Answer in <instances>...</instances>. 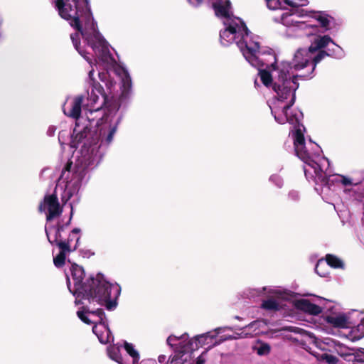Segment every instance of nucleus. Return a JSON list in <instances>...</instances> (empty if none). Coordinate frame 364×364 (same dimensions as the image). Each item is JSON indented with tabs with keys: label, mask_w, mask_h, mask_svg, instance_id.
I'll list each match as a JSON object with an SVG mask.
<instances>
[{
	"label": "nucleus",
	"mask_w": 364,
	"mask_h": 364,
	"mask_svg": "<svg viewBox=\"0 0 364 364\" xmlns=\"http://www.w3.org/2000/svg\"><path fill=\"white\" fill-rule=\"evenodd\" d=\"M193 6L197 7L205 2L210 3L215 10L217 16L223 19L224 28L220 32V43L228 46L241 42L248 29L244 21L231 15L230 2L229 0H188Z\"/></svg>",
	"instance_id": "0eeeda50"
},
{
	"label": "nucleus",
	"mask_w": 364,
	"mask_h": 364,
	"mask_svg": "<svg viewBox=\"0 0 364 364\" xmlns=\"http://www.w3.org/2000/svg\"><path fill=\"white\" fill-rule=\"evenodd\" d=\"M77 314L80 319L87 324L95 325L107 320L103 310L99 308L96 310L85 309L82 311H78Z\"/></svg>",
	"instance_id": "2eb2a0df"
},
{
	"label": "nucleus",
	"mask_w": 364,
	"mask_h": 364,
	"mask_svg": "<svg viewBox=\"0 0 364 364\" xmlns=\"http://www.w3.org/2000/svg\"><path fill=\"white\" fill-rule=\"evenodd\" d=\"M237 47L245 60L258 69L263 85L274 92L269 101V107L275 121L281 124L301 122L302 112L291 109L295 102V92L299 86L298 80L311 77L317 63L323 59L324 53L314 55L309 48H300L295 51L291 63L277 62L273 52L261 48L257 37L253 36L249 31Z\"/></svg>",
	"instance_id": "f257e3e1"
},
{
	"label": "nucleus",
	"mask_w": 364,
	"mask_h": 364,
	"mask_svg": "<svg viewBox=\"0 0 364 364\" xmlns=\"http://www.w3.org/2000/svg\"><path fill=\"white\" fill-rule=\"evenodd\" d=\"M335 176L336 177V178L335 179V181H339L343 186H350V185L353 184L352 179L349 177H347L343 175H336ZM332 181H334V179H333Z\"/></svg>",
	"instance_id": "7c9ffc66"
},
{
	"label": "nucleus",
	"mask_w": 364,
	"mask_h": 364,
	"mask_svg": "<svg viewBox=\"0 0 364 364\" xmlns=\"http://www.w3.org/2000/svg\"><path fill=\"white\" fill-rule=\"evenodd\" d=\"M80 229L74 228L72 232L70 233L69 237L67 240H63L65 242V244H76L77 247L78 246V242L80 240Z\"/></svg>",
	"instance_id": "c85d7f7f"
},
{
	"label": "nucleus",
	"mask_w": 364,
	"mask_h": 364,
	"mask_svg": "<svg viewBox=\"0 0 364 364\" xmlns=\"http://www.w3.org/2000/svg\"><path fill=\"white\" fill-rule=\"evenodd\" d=\"M361 354L355 355L354 364H364V350L360 351Z\"/></svg>",
	"instance_id": "72a5a7b5"
},
{
	"label": "nucleus",
	"mask_w": 364,
	"mask_h": 364,
	"mask_svg": "<svg viewBox=\"0 0 364 364\" xmlns=\"http://www.w3.org/2000/svg\"><path fill=\"white\" fill-rule=\"evenodd\" d=\"M55 132V127H50L48 129V133L49 135L54 134Z\"/></svg>",
	"instance_id": "e433bc0d"
},
{
	"label": "nucleus",
	"mask_w": 364,
	"mask_h": 364,
	"mask_svg": "<svg viewBox=\"0 0 364 364\" xmlns=\"http://www.w3.org/2000/svg\"><path fill=\"white\" fill-rule=\"evenodd\" d=\"M269 181L273 183L277 188H281L283 186V180L280 176L273 174L269 177Z\"/></svg>",
	"instance_id": "473e14b6"
},
{
	"label": "nucleus",
	"mask_w": 364,
	"mask_h": 364,
	"mask_svg": "<svg viewBox=\"0 0 364 364\" xmlns=\"http://www.w3.org/2000/svg\"><path fill=\"white\" fill-rule=\"evenodd\" d=\"M247 337H252V333L246 330V326L241 329L240 333H235L233 335H225L227 340L239 339Z\"/></svg>",
	"instance_id": "cd10ccee"
},
{
	"label": "nucleus",
	"mask_w": 364,
	"mask_h": 364,
	"mask_svg": "<svg viewBox=\"0 0 364 364\" xmlns=\"http://www.w3.org/2000/svg\"><path fill=\"white\" fill-rule=\"evenodd\" d=\"M99 77L106 82L107 89L112 90L115 82L108 80L107 73H99ZM111 91L106 94L103 87L97 83H93L92 90L88 92L87 106V119L91 127H97L101 144H109L117 131L121 116L118 113L120 105L119 101L110 96Z\"/></svg>",
	"instance_id": "7ed1b4c3"
},
{
	"label": "nucleus",
	"mask_w": 364,
	"mask_h": 364,
	"mask_svg": "<svg viewBox=\"0 0 364 364\" xmlns=\"http://www.w3.org/2000/svg\"><path fill=\"white\" fill-rule=\"evenodd\" d=\"M82 102V97L77 96L67 99L63 107L65 115L76 119L73 133L71 135L70 146L77 149L84 143H87V145H92L95 141L102 145L103 144H101L99 137V133H95L94 135L91 132V129L93 127L90 125L87 114H85V117L80 116Z\"/></svg>",
	"instance_id": "1a4fd4ad"
},
{
	"label": "nucleus",
	"mask_w": 364,
	"mask_h": 364,
	"mask_svg": "<svg viewBox=\"0 0 364 364\" xmlns=\"http://www.w3.org/2000/svg\"><path fill=\"white\" fill-rule=\"evenodd\" d=\"M326 265H328L333 268H343V262L338 257L333 255H327L326 257Z\"/></svg>",
	"instance_id": "393cba45"
},
{
	"label": "nucleus",
	"mask_w": 364,
	"mask_h": 364,
	"mask_svg": "<svg viewBox=\"0 0 364 364\" xmlns=\"http://www.w3.org/2000/svg\"><path fill=\"white\" fill-rule=\"evenodd\" d=\"M107 353L112 360L116 361L119 364H130L127 360H124V358H122L120 346L117 344L109 346L107 348Z\"/></svg>",
	"instance_id": "4be33fe9"
},
{
	"label": "nucleus",
	"mask_w": 364,
	"mask_h": 364,
	"mask_svg": "<svg viewBox=\"0 0 364 364\" xmlns=\"http://www.w3.org/2000/svg\"><path fill=\"white\" fill-rule=\"evenodd\" d=\"M166 355H160L159 357H158V360L159 363H164L165 360H166Z\"/></svg>",
	"instance_id": "4c0bfd02"
},
{
	"label": "nucleus",
	"mask_w": 364,
	"mask_h": 364,
	"mask_svg": "<svg viewBox=\"0 0 364 364\" xmlns=\"http://www.w3.org/2000/svg\"><path fill=\"white\" fill-rule=\"evenodd\" d=\"M257 353L259 355H267L270 352V346L267 343H262L256 348Z\"/></svg>",
	"instance_id": "2f4dec72"
},
{
	"label": "nucleus",
	"mask_w": 364,
	"mask_h": 364,
	"mask_svg": "<svg viewBox=\"0 0 364 364\" xmlns=\"http://www.w3.org/2000/svg\"><path fill=\"white\" fill-rule=\"evenodd\" d=\"M94 69L92 68L90 71H89V73H88V76H89V79L91 80V81H93L94 78H93V75H94Z\"/></svg>",
	"instance_id": "c9c22d12"
},
{
	"label": "nucleus",
	"mask_w": 364,
	"mask_h": 364,
	"mask_svg": "<svg viewBox=\"0 0 364 364\" xmlns=\"http://www.w3.org/2000/svg\"><path fill=\"white\" fill-rule=\"evenodd\" d=\"M318 360L319 361H325L328 364H336L338 360L337 358L332 355L327 353H312Z\"/></svg>",
	"instance_id": "bb28decb"
},
{
	"label": "nucleus",
	"mask_w": 364,
	"mask_h": 364,
	"mask_svg": "<svg viewBox=\"0 0 364 364\" xmlns=\"http://www.w3.org/2000/svg\"><path fill=\"white\" fill-rule=\"evenodd\" d=\"M294 305L297 309L309 314L318 315L321 312V308L319 306L311 303L307 299L296 300Z\"/></svg>",
	"instance_id": "aec40b11"
},
{
	"label": "nucleus",
	"mask_w": 364,
	"mask_h": 364,
	"mask_svg": "<svg viewBox=\"0 0 364 364\" xmlns=\"http://www.w3.org/2000/svg\"><path fill=\"white\" fill-rule=\"evenodd\" d=\"M228 330H232V328L230 327H220L192 338H190L187 333L179 336L171 335L168 337L166 343L168 346H172L185 343L186 346L193 352L199 347L207 346L208 348H212L227 341V338H225V333Z\"/></svg>",
	"instance_id": "9b49d317"
},
{
	"label": "nucleus",
	"mask_w": 364,
	"mask_h": 364,
	"mask_svg": "<svg viewBox=\"0 0 364 364\" xmlns=\"http://www.w3.org/2000/svg\"><path fill=\"white\" fill-rule=\"evenodd\" d=\"M283 1H284V4L285 5L292 7V9H285V11L282 12L279 16H275L274 18V21H275V18H279L283 13L290 12L291 11L295 10V9H299V7L306 6L309 4L308 0H283Z\"/></svg>",
	"instance_id": "5701e85b"
},
{
	"label": "nucleus",
	"mask_w": 364,
	"mask_h": 364,
	"mask_svg": "<svg viewBox=\"0 0 364 364\" xmlns=\"http://www.w3.org/2000/svg\"><path fill=\"white\" fill-rule=\"evenodd\" d=\"M85 277L82 267L73 264L70 267V276H67L69 291L76 296L75 303L80 302L78 298L87 300L94 306H105L108 310L117 306V299L121 288L117 283H110L102 274H97L87 282H83Z\"/></svg>",
	"instance_id": "20e7f679"
},
{
	"label": "nucleus",
	"mask_w": 364,
	"mask_h": 364,
	"mask_svg": "<svg viewBox=\"0 0 364 364\" xmlns=\"http://www.w3.org/2000/svg\"><path fill=\"white\" fill-rule=\"evenodd\" d=\"M265 323L264 321H254L249 325L246 326V330L252 333V337L261 333L260 328L264 326Z\"/></svg>",
	"instance_id": "b1692460"
},
{
	"label": "nucleus",
	"mask_w": 364,
	"mask_h": 364,
	"mask_svg": "<svg viewBox=\"0 0 364 364\" xmlns=\"http://www.w3.org/2000/svg\"><path fill=\"white\" fill-rule=\"evenodd\" d=\"M262 291H267V298L262 301L261 307L267 311H277L282 307L279 301L284 298V293L277 288H262Z\"/></svg>",
	"instance_id": "ddd939ff"
},
{
	"label": "nucleus",
	"mask_w": 364,
	"mask_h": 364,
	"mask_svg": "<svg viewBox=\"0 0 364 364\" xmlns=\"http://www.w3.org/2000/svg\"><path fill=\"white\" fill-rule=\"evenodd\" d=\"M115 72L122 78V96L126 97L131 92L132 89V80L127 72L124 68L117 66L115 68Z\"/></svg>",
	"instance_id": "6ab92c4d"
},
{
	"label": "nucleus",
	"mask_w": 364,
	"mask_h": 364,
	"mask_svg": "<svg viewBox=\"0 0 364 364\" xmlns=\"http://www.w3.org/2000/svg\"><path fill=\"white\" fill-rule=\"evenodd\" d=\"M289 198H291L292 200H296L299 198V193L297 191H290L289 193Z\"/></svg>",
	"instance_id": "f704fd0d"
},
{
	"label": "nucleus",
	"mask_w": 364,
	"mask_h": 364,
	"mask_svg": "<svg viewBox=\"0 0 364 364\" xmlns=\"http://www.w3.org/2000/svg\"><path fill=\"white\" fill-rule=\"evenodd\" d=\"M267 8L270 10H281L285 11L283 0H264Z\"/></svg>",
	"instance_id": "a878e982"
},
{
	"label": "nucleus",
	"mask_w": 364,
	"mask_h": 364,
	"mask_svg": "<svg viewBox=\"0 0 364 364\" xmlns=\"http://www.w3.org/2000/svg\"><path fill=\"white\" fill-rule=\"evenodd\" d=\"M39 209L41 211L48 210V212L47 215V224L45 228L46 232L48 241L50 243L55 242L60 249V253L53 259L54 264L57 267H60L65 264L66 254L77 249L76 244H65V242L63 241V233L65 232V228L69 225L70 218L65 225L58 224L55 228L50 225L51 221L61 213L58 198L54 195L46 196L43 203L40 205Z\"/></svg>",
	"instance_id": "6e6552de"
},
{
	"label": "nucleus",
	"mask_w": 364,
	"mask_h": 364,
	"mask_svg": "<svg viewBox=\"0 0 364 364\" xmlns=\"http://www.w3.org/2000/svg\"><path fill=\"white\" fill-rule=\"evenodd\" d=\"M142 363H143V361H142V362H141V363H140V364H142Z\"/></svg>",
	"instance_id": "ea45409f"
},
{
	"label": "nucleus",
	"mask_w": 364,
	"mask_h": 364,
	"mask_svg": "<svg viewBox=\"0 0 364 364\" xmlns=\"http://www.w3.org/2000/svg\"><path fill=\"white\" fill-rule=\"evenodd\" d=\"M324 320L330 326L338 328H347L349 326V321L343 313H332L324 316Z\"/></svg>",
	"instance_id": "f3484780"
},
{
	"label": "nucleus",
	"mask_w": 364,
	"mask_h": 364,
	"mask_svg": "<svg viewBox=\"0 0 364 364\" xmlns=\"http://www.w3.org/2000/svg\"><path fill=\"white\" fill-rule=\"evenodd\" d=\"M124 348L127 353L129 358H125L124 360H127L130 364H137L139 363L140 355L134 346L127 341L124 342Z\"/></svg>",
	"instance_id": "412c9836"
},
{
	"label": "nucleus",
	"mask_w": 364,
	"mask_h": 364,
	"mask_svg": "<svg viewBox=\"0 0 364 364\" xmlns=\"http://www.w3.org/2000/svg\"><path fill=\"white\" fill-rule=\"evenodd\" d=\"M326 263L324 260H318L315 268L316 272L321 277H326L328 274V272L324 271V269L326 267Z\"/></svg>",
	"instance_id": "c756f323"
},
{
	"label": "nucleus",
	"mask_w": 364,
	"mask_h": 364,
	"mask_svg": "<svg viewBox=\"0 0 364 364\" xmlns=\"http://www.w3.org/2000/svg\"><path fill=\"white\" fill-rule=\"evenodd\" d=\"M101 144L94 142L92 145L84 143L80 146L77 155L78 166L76 169L71 170V166L68 165L62 171L58 186L65 189L69 197L77 193L80 190L82 181L85 177V168L97 165L102 157L103 153Z\"/></svg>",
	"instance_id": "423d86ee"
},
{
	"label": "nucleus",
	"mask_w": 364,
	"mask_h": 364,
	"mask_svg": "<svg viewBox=\"0 0 364 364\" xmlns=\"http://www.w3.org/2000/svg\"><path fill=\"white\" fill-rule=\"evenodd\" d=\"M309 49L314 53V55L323 53V58L326 56H332L336 58H341L344 56L342 48L336 44L332 38L327 35L316 36Z\"/></svg>",
	"instance_id": "f8f14e48"
},
{
	"label": "nucleus",
	"mask_w": 364,
	"mask_h": 364,
	"mask_svg": "<svg viewBox=\"0 0 364 364\" xmlns=\"http://www.w3.org/2000/svg\"><path fill=\"white\" fill-rule=\"evenodd\" d=\"M92 332L102 343H107L113 341V336L108 327L107 320L94 325Z\"/></svg>",
	"instance_id": "dca6fc26"
},
{
	"label": "nucleus",
	"mask_w": 364,
	"mask_h": 364,
	"mask_svg": "<svg viewBox=\"0 0 364 364\" xmlns=\"http://www.w3.org/2000/svg\"><path fill=\"white\" fill-rule=\"evenodd\" d=\"M169 346L174 350V355L169 358L167 364H194L193 352L188 349L185 343Z\"/></svg>",
	"instance_id": "4468645a"
},
{
	"label": "nucleus",
	"mask_w": 364,
	"mask_h": 364,
	"mask_svg": "<svg viewBox=\"0 0 364 364\" xmlns=\"http://www.w3.org/2000/svg\"><path fill=\"white\" fill-rule=\"evenodd\" d=\"M308 18L316 20L321 27L325 31H328L331 28V23L333 21V18L326 11L308 9H295L290 12L283 13L279 18H275V22L280 23L289 28L301 31L316 29V26L311 24L305 20Z\"/></svg>",
	"instance_id": "9d476101"
},
{
	"label": "nucleus",
	"mask_w": 364,
	"mask_h": 364,
	"mask_svg": "<svg viewBox=\"0 0 364 364\" xmlns=\"http://www.w3.org/2000/svg\"><path fill=\"white\" fill-rule=\"evenodd\" d=\"M358 328L364 330V325L363 324L359 325Z\"/></svg>",
	"instance_id": "58836bf2"
},
{
	"label": "nucleus",
	"mask_w": 364,
	"mask_h": 364,
	"mask_svg": "<svg viewBox=\"0 0 364 364\" xmlns=\"http://www.w3.org/2000/svg\"><path fill=\"white\" fill-rule=\"evenodd\" d=\"M314 343L317 348H320L323 351L331 350V348H333L338 354L341 355H343L342 352V345L332 339L326 338L323 341H320L318 338H314Z\"/></svg>",
	"instance_id": "a211bd4d"
},
{
	"label": "nucleus",
	"mask_w": 364,
	"mask_h": 364,
	"mask_svg": "<svg viewBox=\"0 0 364 364\" xmlns=\"http://www.w3.org/2000/svg\"><path fill=\"white\" fill-rule=\"evenodd\" d=\"M55 6L60 16L77 30L70 38L80 55L92 65V60L87 55L90 53L87 45L100 61L107 65L114 63L107 42L97 31L88 0H56Z\"/></svg>",
	"instance_id": "f03ea898"
},
{
	"label": "nucleus",
	"mask_w": 364,
	"mask_h": 364,
	"mask_svg": "<svg viewBox=\"0 0 364 364\" xmlns=\"http://www.w3.org/2000/svg\"><path fill=\"white\" fill-rule=\"evenodd\" d=\"M292 137L296 156L304 162V171L306 178L316 184L326 185L328 177L327 171L330 163L328 159L320 155L321 149L318 144L309 141H305V128L299 122L292 124Z\"/></svg>",
	"instance_id": "39448f33"
}]
</instances>
